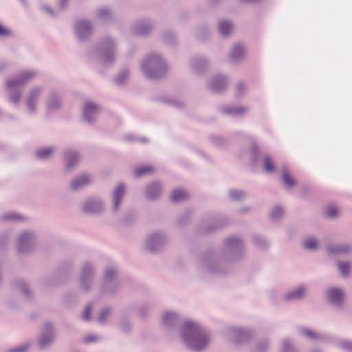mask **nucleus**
Returning a JSON list of instances; mask_svg holds the SVG:
<instances>
[{
  "label": "nucleus",
  "instance_id": "obj_1",
  "mask_svg": "<svg viewBox=\"0 0 352 352\" xmlns=\"http://www.w3.org/2000/svg\"><path fill=\"white\" fill-rule=\"evenodd\" d=\"M182 336L188 347L195 351L202 350L209 341L208 333L192 322L186 323Z\"/></svg>",
  "mask_w": 352,
  "mask_h": 352
},
{
  "label": "nucleus",
  "instance_id": "obj_2",
  "mask_svg": "<svg viewBox=\"0 0 352 352\" xmlns=\"http://www.w3.org/2000/svg\"><path fill=\"white\" fill-rule=\"evenodd\" d=\"M165 69V64L157 55L149 56L142 64L143 72L150 78H159Z\"/></svg>",
  "mask_w": 352,
  "mask_h": 352
},
{
  "label": "nucleus",
  "instance_id": "obj_3",
  "mask_svg": "<svg viewBox=\"0 0 352 352\" xmlns=\"http://www.w3.org/2000/svg\"><path fill=\"white\" fill-rule=\"evenodd\" d=\"M91 30L90 24L86 21H80L76 25V34L80 38H83L88 35Z\"/></svg>",
  "mask_w": 352,
  "mask_h": 352
},
{
  "label": "nucleus",
  "instance_id": "obj_4",
  "mask_svg": "<svg viewBox=\"0 0 352 352\" xmlns=\"http://www.w3.org/2000/svg\"><path fill=\"white\" fill-rule=\"evenodd\" d=\"M98 111V107L96 104L91 102L86 103L84 109L85 118L91 122Z\"/></svg>",
  "mask_w": 352,
  "mask_h": 352
},
{
  "label": "nucleus",
  "instance_id": "obj_5",
  "mask_svg": "<svg viewBox=\"0 0 352 352\" xmlns=\"http://www.w3.org/2000/svg\"><path fill=\"white\" fill-rule=\"evenodd\" d=\"M328 297L333 303L339 304L343 299V293L340 289L331 288L328 291Z\"/></svg>",
  "mask_w": 352,
  "mask_h": 352
},
{
  "label": "nucleus",
  "instance_id": "obj_6",
  "mask_svg": "<svg viewBox=\"0 0 352 352\" xmlns=\"http://www.w3.org/2000/svg\"><path fill=\"white\" fill-rule=\"evenodd\" d=\"M100 208V203L96 199L89 201L84 207V210L89 212H98Z\"/></svg>",
  "mask_w": 352,
  "mask_h": 352
},
{
  "label": "nucleus",
  "instance_id": "obj_7",
  "mask_svg": "<svg viewBox=\"0 0 352 352\" xmlns=\"http://www.w3.org/2000/svg\"><path fill=\"white\" fill-rule=\"evenodd\" d=\"M89 181L90 177L88 175H81L73 181L72 186L74 189H78L89 184Z\"/></svg>",
  "mask_w": 352,
  "mask_h": 352
},
{
  "label": "nucleus",
  "instance_id": "obj_8",
  "mask_svg": "<svg viewBox=\"0 0 352 352\" xmlns=\"http://www.w3.org/2000/svg\"><path fill=\"white\" fill-rule=\"evenodd\" d=\"M124 192V187L122 184H119L113 192L114 208H118V204Z\"/></svg>",
  "mask_w": 352,
  "mask_h": 352
},
{
  "label": "nucleus",
  "instance_id": "obj_9",
  "mask_svg": "<svg viewBox=\"0 0 352 352\" xmlns=\"http://www.w3.org/2000/svg\"><path fill=\"white\" fill-rule=\"evenodd\" d=\"M170 197L173 201H180L187 199L188 194L184 190L177 189L172 192Z\"/></svg>",
  "mask_w": 352,
  "mask_h": 352
},
{
  "label": "nucleus",
  "instance_id": "obj_10",
  "mask_svg": "<svg viewBox=\"0 0 352 352\" xmlns=\"http://www.w3.org/2000/svg\"><path fill=\"white\" fill-rule=\"evenodd\" d=\"M161 188L159 184H153L148 187L147 195L150 199H155L160 194Z\"/></svg>",
  "mask_w": 352,
  "mask_h": 352
},
{
  "label": "nucleus",
  "instance_id": "obj_11",
  "mask_svg": "<svg viewBox=\"0 0 352 352\" xmlns=\"http://www.w3.org/2000/svg\"><path fill=\"white\" fill-rule=\"evenodd\" d=\"M32 76H33V74H31V73H28H28H25V74H23L22 77H21V79H20V80H19V79H12V80H10L9 81H8L7 86L9 88L14 87L19 85L22 82L25 81L26 79L30 78Z\"/></svg>",
  "mask_w": 352,
  "mask_h": 352
},
{
  "label": "nucleus",
  "instance_id": "obj_12",
  "mask_svg": "<svg viewBox=\"0 0 352 352\" xmlns=\"http://www.w3.org/2000/svg\"><path fill=\"white\" fill-rule=\"evenodd\" d=\"M226 86V80L223 77H218L214 79L211 85L212 89L214 91H221Z\"/></svg>",
  "mask_w": 352,
  "mask_h": 352
},
{
  "label": "nucleus",
  "instance_id": "obj_13",
  "mask_svg": "<svg viewBox=\"0 0 352 352\" xmlns=\"http://www.w3.org/2000/svg\"><path fill=\"white\" fill-rule=\"evenodd\" d=\"M113 43L111 42H108L106 44L105 49L102 55V59L104 62H108L112 60L113 54Z\"/></svg>",
  "mask_w": 352,
  "mask_h": 352
},
{
  "label": "nucleus",
  "instance_id": "obj_14",
  "mask_svg": "<svg viewBox=\"0 0 352 352\" xmlns=\"http://www.w3.org/2000/svg\"><path fill=\"white\" fill-rule=\"evenodd\" d=\"M219 31L223 35H227L232 30V24L226 21L219 22Z\"/></svg>",
  "mask_w": 352,
  "mask_h": 352
},
{
  "label": "nucleus",
  "instance_id": "obj_15",
  "mask_svg": "<svg viewBox=\"0 0 352 352\" xmlns=\"http://www.w3.org/2000/svg\"><path fill=\"white\" fill-rule=\"evenodd\" d=\"M244 54V50L241 45H236L234 47L232 52L231 57L234 60H237L241 58Z\"/></svg>",
  "mask_w": 352,
  "mask_h": 352
},
{
  "label": "nucleus",
  "instance_id": "obj_16",
  "mask_svg": "<svg viewBox=\"0 0 352 352\" xmlns=\"http://www.w3.org/2000/svg\"><path fill=\"white\" fill-rule=\"evenodd\" d=\"M53 150L50 148H41L36 152V155L40 159H45L51 155Z\"/></svg>",
  "mask_w": 352,
  "mask_h": 352
},
{
  "label": "nucleus",
  "instance_id": "obj_17",
  "mask_svg": "<svg viewBox=\"0 0 352 352\" xmlns=\"http://www.w3.org/2000/svg\"><path fill=\"white\" fill-rule=\"evenodd\" d=\"M153 171V168L151 166H145L135 170V175L136 176H142Z\"/></svg>",
  "mask_w": 352,
  "mask_h": 352
},
{
  "label": "nucleus",
  "instance_id": "obj_18",
  "mask_svg": "<svg viewBox=\"0 0 352 352\" xmlns=\"http://www.w3.org/2000/svg\"><path fill=\"white\" fill-rule=\"evenodd\" d=\"M283 180L285 185L288 187L291 188L295 185V181L294 179L289 175V173L286 170L283 172Z\"/></svg>",
  "mask_w": 352,
  "mask_h": 352
},
{
  "label": "nucleus",
  "instance_id": "obj_19",
  "mask_svg": "<svg viewBox=\"0 0 352 352\" xmlns=\"http://www.w3.org/2000/svg\"><path fill=\"white\" fill-rule=\"evenodd\" d=\"M303 292H304V289L302 287H299L297 289H296L295 291L288 294L286 297L288 299L300 298L302 296Z\"/></svg>",
  "mask_w": 352,
  "mask_h": 352
},
{
  "label": "nucleus",
  "instance_id": "obj_20",
  "mask_svg": "<svg viewBox=\"0 0 352 352\" xmlns=\"http://www.w3.org/2000/svg\"><path fill=\"white\" fill-rule=\"evenodd\" d=\"M264 168L267 172H272L275 170L274 164L269 157H265L264 159Z\"/></svg>",
  "mask_w": 352,
  "mask_h": 352
},
{
  "label": "nucleus",
  "instance_id": "obj_21",
  "mask_svg": "<svg viewBox=\"0 0 352 352\" xmlns=\"http://www.w3.org/2000/svg\"><path fill=\"white\" fill-rule=\"evenodd\" d=\"M304 245L308 250H314L317 246V241L313 238H308L305 240Z\"/></svg>",
  "mask_w": 352,
  "mask_h": 352
},
{
  "label": "nucleus",
  "instance_id": "obj_22",
  "mask_svg": "<svg viewBox=\"0 0 352 352\" xmlns=\"http://www.w3.org/2000/svg\"><path fill=\"white\" fill-rule=\"evenodd\" d=\"M48 331L51 333L50 329H48ZM52 340V336L51 334L47 335V336H45V335L43 336L41 338V340L39 341V344L41 345V346H45L49 343H50Z\"/></svg>",
  "mask_w": 352,
  "mask_h": 352
},
{
  "label": "nucleus",
  "instance_id": "obj_23",
  "mask_svg": "<svg viewBox=\"0 0 352 352\" xmlns=\"http://www.w3.org/2000/svg\"><path fill=\"white\" fill-rule=\"evenodd\" d=\"M338 268L340 270V273L342 275L345 276V275L348 274V273L349 272L350 266H349V263H339Z\"/></svg>",
  "mask_w": 352,
  "mask_h": 352
},
{
  "label": "nucleus",
  "instance_id": "obj_24",
  "mask_svg": "<svg viewBox=\"0 0 352 352\" xmlns=\"http://www.w3.org/2000/svg\"><path fill=\"white\" fill-rule=\"evenodd\" d=\"M338 213L339 211L335 206H331L326 208V214L329 217H335Z\"/></svg>",
  "mask_w": 352,
  "mask_h": 352
},
{
  "label": "nucleus",
  "instance_id": "obj_25",
  "mask_svg": "<svg viewBox=\"0 0 352 352\" xmlns=\"http://www.w3.org/2000/svg\"><path fill=\"white\" fill-rule=\"evenodd\" d=\"M161 243V239H160V236L154 235L147 242L148 248L150 249L151 250H155V249L151 247L152 245L154 243Z\"/></svg>",
  "mask_w": 352,
  "mask_h": 352
},
{
  "label": "nucleus",
  "instance_id": "obj_26",
  "mask_svg": "<svg viewBox=\"0 0 352 352\" xmlns=\"http://www.w3.org/2000/svg\"><path fill=\"white\" fill-rule=\"evenodd\" d=\"M176 318V316L173 313H165L163 316V321L166 324L170 323Z\"/></svg>",
  "mask_w": 352,
  "mask_h": 352
},
{
  "label": "nucleus",
  "instance_id": "obj_27",
  "mask_svg": "<svg viewBox=\"0 0 352 352\" xmlns=\"http://www.w3.org/2000/svg\"><path fill=\"white\" fill-rule=\"evenodd\" d=\"M230 195L232 199L235 200L241 199L244 195L242 192L238 190H232L230 191Z\"/></svg>",
  "mask_w": 352,
  "mask_h": 352
},
{
  "label": "nucleus",
  "instance_id": "obj_28",
  "mask_svg": "<svg viewBox=\"0 0 352 352\" xmlns=\"http://www.w3.org/2000/svg\"><path fill=\"white\" fill-rule=\"evenodd\" d=\"M283 210L280 207L274 208L271 213V217L273 219L278 218L282 214Z\"/></svg>",
  "mask_w": 352,
  "mask_h": 352
},
{
  "label": "nucleus",
  "instance_id": "obj_29",
  "mask_svg": "<svg viewBox=\"0 0 352 352\" xmlns=\"http://www.w3.org/2000/svg\"><path fill=\"white\" fill-rule=\"evenodd\" d=\"M109 309H105L102 310L99 316V321L100 322H104L105 321L106 318H107V316H109Z\"/></svg>",
  "mask_w": 352,
  "mask_h": 352
},
{
  "label": "nucleus",
  "instance_id": "obj_30",
  "mask_svg": "<svg viewBox=\"0 0 352 352\" xmlns=\"http://www.w3.org/2000/svg\"><path fill=\"white\" fill-rule=\"evenodd\" d=\"M302 333H304L305 336L311 339H316L317 338L316 333L309 329H302Z\"/></svg>",
  "mask_w": 352,
  "mask_h": 352
},
{
  "label": "nucleus",
  "instance_id": "obj_31",
  "mask_svg": "<svg viewBox=\"0 0 352 352\" xmlns=\"http://www.w3.org/2000/svg\"><path fill=\"white\" fill-rule=\"evenodd\" d=\"M245 111V109L244 108L234 107L229 110L228 112L230 113L240 115L244 113Z\"/></svg>",
  "mask_w": 352,
  "mask_h": 352
},
{
  "label": "nucleus",
  "instance_id": "obj_32",
  "mask_svg": "<svg viewBox=\"0 0 352 352\" xmlns=\"http://www.w3.org/2000/svg\"><path fill=\"white\" fill-rule=\"evenodd\" d=\"M91 306H88L85 310L84 311L82 315V317L83 318V320H89V318H90V314H91Z\"/></svg>",
  "mask_w": 352,
  "mask_h": 352
},
{
  "label": "nucleus",
  "instance_id": "obj_33",
  "mask_svg": "<svg viewBox=\"0 0 352 352\" xmlns=\"http://www.w3.org/2000/svg\"><path fill=\"white\" fill-rule=\"evenodd\" d=\"M37 95V92L36 93H32L29 100H28V102H27V104H28V107L32 110L33 108H32V103L34 102V100L36 98V96Z\"/></svg>",
  "mask_w": 352,
  "mask_h": 352
},
{
  "label": "nucleus",
  "instance_id": "obj_34",
  "mask_svg": "<svg viewBox=\"0 0 352 352\" xmlns=\"http://www.w3.org/2000/svg\"><path fill=\"white\" fill-rule=\"evenodd\" d=\"M348 251V248L345 246H338L336 250H330L332 253L346 252Z\"/></svg>",
  "mask_w": 352,
  "mask_h": 352
},
{
  "label": "nucleus",
  "instance_id": "obj_35",
  "mask_svg": "<svg viewBox=\"0 0 352 352\" xmlns=\"http://www.w3.org/2000/svg\"><path fill=\"white\" fill-rule=\"evenodd\" d=\"M67 166L68 168H71L73 166V164L71 163V160H74V162H77V157L75 154H72L71 155L67 157Z\"/></svg>",
  "mask_w": 352,
  "mask_h": 352
},
{
  "label": "nucleus",
  "instance_id": "obj_36",
  "mask_svg": "<svg viewBox=\"0 0 352 352\" xmlns=\"http://www.w3.org/2000/svg\"><path fill=\"white\" fill-rule=\"evenodd\" d=\"M10 33L9 30L0 25V36H6Z\"/></svg>",
  "mask_w": 352,
  "mask_h": 352
},
{
  "label": "nucleus",
  "instance_id": "obj_37",
  "mask_svg": "<svg viewBox=\"0 0 352 352\" xmlns=\"http://www.w3.org/2000/svg\"><path fill=\"white\" fill-rule=\"evenodd\" d=\"M29 237H30V234H24L23 235H22L21 239H20V243H21V245H22V244L23 243H25L26 241H28Z\"/></svg>",
  "mask_w": 352,
  "mask_h": 352
},
{
  "label": "nucleus",
  "instance_id": "obj_38",
  "mask_svg": "<svg viewBox=\"0 0 352 352\" xmlns=\"http://www.w3.org/2000/svg\"><path fill=\"white\" fill-rule=\"evenodd\" d=\"M146 33V31L145 30H137L136 34H144Z\"/></svg>",
  "mask_w": 352,
  "mask_h": 352
},
{
  "label": "nucleus",
  "instance_id": "obj_39",
  "mask_svg": "<svg viewBox=\"0 0 352 352\" xmlns=\"http://www.w3.org/2000/svg\"><path fill=\"white\" fill-rule=\"evenodd\" d=\"M122 76H123L122 79H120V77L118 78V82H122L124 80V79L126 78V77H127V75L126 74H124Z\"/></svg>",
  "mask_w": 352,
  "mask_h": 352
},
{
  "label": "nucleus",
  "instance_id": "obj_40",
  "mask_svg": "<svg viewBox=\"0 0 352 352\" xmlns=\"http://www.w3.org/2000/svg\"><path fill=\"white\" fill-rule=\"evenodd\" d=\"M345 348L352 351V343H346Z\"/></svg>",
  "mask_w": 352,
  "mask_h": 352
},
{
  "label": "nucleus",
  "instance_id": "obj_41",
  "mask_svg": "<svg viewBox=\"0 0 352 352\" xmlns=\"http://www.w3.org/2000/svg\"><path fill=\"white\" fill-rule=\"evenodd\" d=\"M25 350V348H17L15 349V351L14 352H20V351H24Z\"/></svg>",
  "mask_w": 352,
  "mask_h": 352
},
{
  "label": "nucleus",
  "instance_id": "obj_42",
  "mask_svg": "<svg viewBox=\"0 0 352 352\" xmlns=\"http://www.w3.org/2000/svg\"><path fill=\"white\" fill-rule=\"evenodd\" d=\"M18 99H19V96L12 98V100L13 102H16V101H17V100H18Z\"/></svg>",
  "mask_w": 352,
  "mask_h": 352
},
{
  "label": "nucleus",
  "instance_id": "obj_43",
  "mask_svg": "<svg viewBox=\"0 0 352 352\" xmlns=\"http://www.w3.org/2000/svg\"><path fill=\"white\" fill-rule=\"evenodd\" d=\"M104 11L106 12V10H100V12H99V13H100V15H101V16L104 15L105 14H104V13H103V12H104Z\"/></svg>",
  "mask_w": 352,
  "mask_h": 352
},
{
  "label": "nucleus",
  "instance_id": "obj_44",
  "mask_svg": "<svg viewBox=\"0 0 352 352\" xmlns=\"http://www.w3.org/2000/svg\"><path fill=\"white\" fill-rule=\"evenodd\" d=\"M107 276H111V275L109 274V271H107Z\"/></svg>",
  "mask_w": 352,
  "mask_h": 352
},
{
  "label": "nucleus",
  "instance_id": "obj_45",
  "mask_svg": "<svg viewBox=\"0 0 352 352\" xmlns=\"http://www.w3.org/2000/svg\"><path fill=\"white\" fill-rule=\"evenodd\" d=\"M92 340H94V339H89L87 340V341H92Z\"/></svg>",
  "mask_w": 352,
  "mask_h": 352
}]
</instances>
